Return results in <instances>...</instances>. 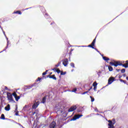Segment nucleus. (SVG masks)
I'll use <instances>...</instances> for the list:
<instances>
[{
  "mask_svg": "<svg viewBox=\"0 0 128 128\" xmlns=\"http://www.w3.org/2000/svg\"><path fill=\"white\" fill-rule=\"evenodd\" d=\"M110 64L111 66H122V64L120 63V62H110Z\"/></svg>",
  "mask_w": 128,
  "mask_h": 128,
  "instance_id": "nucleus-1",
  "label": "nucleus"
},
{
  "mask_svg": "<svg viewBox=\"0 0 128 128\" xmlns=\"http://www.w3.org/2000/svg\"><path fill=\"white\" fill-rule=\"evenodd\" d=\"M108 122H109V124H108V128H114V125L116 124V122H112V121L111 120H108Z\"/></svg>",
  "mask_w": 128,
  "mask_h": 128,
  "instance_id": "nucleus-2",
  "label": "nucleus"
},
{
  "mask_svg": "<svg viewBox=\"0 0 128 128\" xmlns=\"http://www.w3.org/2000/svg\"><path fill=\"white\" fill-rule=\"evenodd\" d=\"M82 114H76L71 120H78L80 118H82Z\"/></svg>",
  "mask_w": 128,
  "mask_h": 128,
  "instance_id": "nucleus-3",
  "label": "nucleus"
},
{
  "mask_svg": "<svg viewBox=\"0 0 128 128\" xmlns=\"http://www.w3.org/2000/svg\"><path fill=\"white\" fill-rule=\"evenodd\" d=\"M76 110V106H72L70 108L68 109V112H74V110Z\"/></svg>",
  "mask_w": 128,
  "mask_h": 128,
  "instance_id": "nucleus-4",
  "label": "nucleus"
},
{
  "mask_svg": "<svg viewBox=\"0 0 128 128\" xmlns=\"http://www.w3.org/2000/svg\"><path fill=\"white\" fill-rule=\"evenodd\" d=\"M40 104V102L38 101L36 102H35L32 106V108L36 109L38 106V105Z\"/></svg>",
  "mask_w": 128,
  "mask_h": 128,
  "instance_id": "nucleus-5",
  "label": "nucleus"
},
{
  "mask_svg": "<svg viewBox=\"0 0 128 128\" xmlns=\"http://www.w3.org/2000/svg\"><path fill=\"white\" fill-rule=\"evenodd\" d=\"M114 80V77H111L109 78L108 80V84H112Z\"/></svg>",
  "mask_w": 128,
  "mask_h": 128,
  "instance_id": "nucleus-6",
  "label": "nucleus"
},
{
  "mask_svg": "<svg viewBox=\"0 0 128 128\" xmlns=\"http://www.w3.org/2000/svg\"><path fill=\"white\" fill-rule=\"evenodd\" d=\"M16 96V92H14L12 94L10 92H7V96Z\"/></svg>",
  "mask_w": 128,
  "mask_h": 128,
  "instance_id": "nucleus-7",
  "label": "nucleus"
},
{
  "mask_svg": "<svg viewBox=\"0 0 128 128\" xmlns=\"http://www.w3.org/2000/svg\"><path fill=\"white\" fill-rule=\"evenodd\" d=\"M62 64L64 66H66L68 64V59H65L63 60Z\"/></svg>",
  "mask_w": 128,
  "mask_h": 128,
  "instance_id": "nucleus-8",
  "label": "nucleus"
},
{
  "mask_svg": "<svg viewBox=\"0 0 128 128\" xmlns=\"http://www.w3.org/2000/svg\"><path fill=\"white\" fill-rule=\"evenodd\" d=\"M56 124L54 122H52L50 125V128H56Z\"/></svg>",
  "mask_w": 128,
  "mask_h": 128,
  "instance_id": "nucleus-9",
  "label": "nucleus"
},
{
  "mask_svg": "<svg viewBox=\"0 0 128 128\" xmlns=\"http://www.w3.org/2000/svg\"><path fill=\"white\" fill-rule=\"evenodd\" d=\"M4 109L7 110L8 112L10 110V106L8 104L5 107Z\"/></svg>",
  "mask_w": 128,
  "mask_h": 128,
  "instance_id": "nucleus-10",
  "label": "nucleus"
},
{
  "mask_svg": "<svg viewBox=\"0 0 128 128\" xmlns=\"http://www.w3.org/2000/svg\"><path fill=\"white\" fill-rule=\"evenodd\" d=\"M122 66L124 68H128V60L126 61V62L125 64H122Z\"/></svg>",
  "mask_w": 128,
  "mask_h": 128,
  "instance_id": "nucleus-11",
  "label": "nucleus"
},
{
  "mask_svg": "<svg viewBox=\"0 0 128 128\" xmlns=\"http://www.w3.org/2000/svg\"><path fill=\"white\" fill-rule=\"evenodd\" d=\"M49 78H53V80H56V76H54V74L49 76Z\"/></svg>",
  "mask_w": 128,
  "mask_h": 128,
  "instance_id": "nucleus-12",
  "label": "nucleus"
},
{
  "mask_svg": "<svg viewBox=\"0 0 128 128\" xmlns=\"http://www.w3.org/2000/svg\"><path fill=\"white\" fill-rule=\"evenodd\" d=\"M7 98L8 100H10V102H14V99L12 98V96H8Z\"/></svg>",
  "mask_w": 128,
  "mask_h": 128,
  "instance_id": "nucleus-13",
  "label": "nucleus"
},
{
  "mask_svg": "<svg viewBox=\"0 0 128 128\" xmlns=\"http://www.w3.org/2000/svg\"><path fill=\"white\" fill-rule=\"evenodd\" d=\"M46 97L44 96V98H43L42 100V104L46 103Z\"/></svg>",
  "mask_w": 128,
  "mask_h": 128,
  "instance_id": "nucleus-14",
  "label": "nucleus"
},
{
  "mask_svg": "<svg viewBox=\"0 0 128 128\" xmlns=\"http://www.w3.org/2000/svg\"><path fill=\"white\" fill-rule=\"evenodd\" d=\"M16 102H18V100L20 98V96H14Z\"/></svg>",
  "mask_w": 128,
  "mask_h": 128,
  "instance_id": "nucleus-15",
  "label": "nucleus"
},
{
  "mask_svg": "<svg viewBox=\"0 0 128 128\" xmlns=\"http://www.w3.org/2000/svg\"><path fill=\"white\" fill-rule=\"evenodd\" d=\"M94 44H96V39H94L93 42H92V43L91 44V46H94Z\"/></svg>",
  "mask_w": 128,
  "mask_h": 128,
  "instance_id": "nucleus-16",
  "label": "nucleus"
},
{
  "mask_svg": "<svg viewBox=\"0 0 128 128\" xmlns=\"http://www.w3.org/2000/svg\"><path fill=\"white\" fill-rule=\"evenodd\" d=\"M102 58H103V60H110V58H108L106 56H102Z\"/></svg>",
  "mask_w": 128,
  "mask_h": 128,
  "instance_id": "nucleus-17",
  "label": "nucleus"
},
{
  "mask_svg": "<svg viewBox=\"0 0 128 128\" xmlns=\"http://www.w3.org/2000/svg\"><path fill=\"white\" fill-rule=\"evenodd\" d=\"M1 120H6V117H4V114H2L1 115Z\"/></svg>",
  "mask_w": 128,
  "mask_h": 128,
  "instance_id": "nucleus-18",
  "label": "nucleus"
},
{
  "mask_svg": "<svg viewBox=\"0 0 128 128\" xmlns=\"http://www.w3.org/2000/svg\"><path fill=\"white\" fill-rule=\"evenodd\" d=\"M2 108H4V104H2V103H1L0 106V112H2Z\"/></svg>",
  "mask_w": 128,
  "mask_h": 128,
  "instance_id": "nucleus-19",
  "label": "nucleus"
},
{
  "mask_svg": "<svg viewBox=\"0 0 128 128\" xmlns=\"http://www.w3.org/2000/svg\"><path fill=\"white\" fill-rule=\"evenodd\" d=\"M108 68L110 72H112V66H108Z\"/></svg>",
  "mask_w": 128,
  "mask_h": 128,
  "instance_id": "nucleus-20",
  "label": "nucleus"
},
{
  "mask_svg": "<svg viewBox=\"0 0 128 128\" xmlns=\"http://www.w3.org/2000/svg\"><path fill=\"white\" fill-rule=\"evenodd\" d=\"M91 98V102H94V98L92 96H90Z\"/></svg>",
  "mask_w": 128,
  "mask_h": 128,
  "instance_id": "nucleus-21",
  "label": "nucleus"
},
{
  "mask_svg": "<svg viewBox=\"0 0 128 128\" xmlns=\"http://www.w3.org/2000/svg\"><path fill=\"white\" fill-rule=\"evenodd\" d=\"M14 14H22V12L20 11H16V12H14Z\"/></svg>",
  "mask_w": 128,
  "mask_h": 128,
  "instance_id": "nucleus-22",
  "label": "nucleus"
},
{
  "mask_svg": "<svg viewBox=\"0 0 128 128\" xmlns=\"http://www.w3.org/2000/svg\"><path fill=\"white\" fill-rule=\"evenodd\" d=\"M98 86V83H96V82H94L93 83V86Z\"/></svg>",
  "mask_w": 128,
  "mask_h": 128,
  "instance_id": "nucleus-23",
  "label": "nucleus"
},
{
  "mask_svg": "<svg viewBox=\"0 0 128 128\" xmlns=\"http://www.w3.org/2000/svg\"><path fill=\"white\" fill-rule=\"evenodd\" d=\"M72 92H76V88H74L72 90Z\"/></svg>",
  "mask_w": 128,
  "mask_h": 128,
  "instance_id": "nucleus-24",
  "label": "nucleus"
},
{
  "mask_svg": "<svg viewBox=\"0 0 128 128\" xmlns=\"http://www.w3.org/2000/svg\"><path fill=\"white\" fill-rule=\"evenodd\" d=\"M28 106L26 105V106L24 107L23 110H26V108H28Z\"/></svg>",
  "mask_w": 128,
  "mask_h": 128,
  "instance_id": "nucleus-25",
  "label": "nucleus"
},
{
  "mask_svg": "<svg viewBox=\"0 0 128 128\" xmlns=\"http://www.w3.org/2000/svg\"><path fill=\"white\" fill-rule=\"evenodd\" d=\"M56 72H58V74H60V70L58 69H57L56 70Z\"/></svg>",
  "mask_w": 128,
  "mask_h": 128,
  "instance_id": "nucleus-26",
  "label": "nucleus"
},
{
  "mask_svg": "<svg viewBox=\"0 0 128 128\" xmlns=\"http://www.w3.org/2000/svg\"><path fill=\"white\" fill-rule=\"evenodd\" d=\"M48 72V70H46V72H44L42 73V76H46V72Z\"/></svg>",
  "mask_w": 128,
  "mask_h": 128,
  "instance_id": "nucleus-27",
  "label": "nucleus"
},
{
  "mask_svg": "<svg viewBox=\"0 0 128 128\" xmlns=\"http://www.w3.org/2000/svg\"><path fill=\"white\" fill-rule=\"evenodd\" d=\"M126 72V70L124 69H122L121 70V72H122V74H124V72Z\"/></svg>",
  "mask_w": 128,
  "mask_h": 128,
  "instance_id": "nucleus-28",
  "label": "nucleus"
},
{
  "mask_svg": "<svg viewBox=\"0 0 128 128\" xmlns=\"http://www.w3.org/2000/svg\"><path fill=\"white\" fill-rule=\"evenodd\" d=\"M88 46L89 48H94V46H92V44L88 45Z\"/></svg>",
  "mask_w": 128,
  "mask_h": 128,
  "instance_id": "nucleus-29",
  "label": "nucleus"
},
{
  "mask_svg": "<svg viewBox=\"0 0 128 128\" xmlns=\"http://www.w3.org/2000/svg\"><path fill=\"white\" fill-rule=\"evenodd\" d=\"M70 65H71V66H72V68H74V63H72Z\"/></svg>",
  "mask_w": 128,
  "mask_h": 128,
  "instance_id": "nucleus-30",
  "label": "nucleus"
},
{
  "mask_svg": "<svg viewBox=\"0 0 128 128\" xmlns=\"http://www.w3.org/2000/svg\"><path fill=\"white\" fill-rule=\"evenodd\" d=\"M60 74H61L62 76H63L64 74H66V73H64V72H61Z\"/></svg>",
  "mask_w": 128,
  "mask_h": 128,
  "instance_id": "nucleus-31",
  "label": "nucleus"
},
{
  "mask_svg": "<svg viewBox=\"0 0 128 128\" xmlns=\"http://www.w3.org/2000/svg\"><path fill=\"white\" fill-rule=\"evenodd\" d=\"M18 111V106H16V108L15 109V112Z\"/></svg>",
  "mask_w": 128,
  "mask_h": 128,
  "instance_id": "nucleus-32",
  "label": "nucleus"
},
{
  "mask_svg": "<svg viewBox=\"0 0 128 128\" xmlns=\"http://www.w3.org/2000/svg\"><path fill=\"white\" fill-rule=\"evenodd\" d=\"M94 90H96V86H94Z\"/></svg>",
  "mask_w": 128,
  "mask_h": 128,
  "instance_id": "nucleus-33",
  "label": "nucleus"
},
{
  "mask_svg": "<svg viewBox=\"0 0 128 128\" xmlns=\"http://www.w3.org/2000/svg\"><path fill=\"white\" fill-rule=\"evenodd\" d=\"M15 114L16 116H18V112H17Z\"/></svg>",
  "mask_w": 128,
  "mask_h": 128,
  "instance_id": "nucleus-34",
  "label": "nucleus"
},
{
  "mask_svg": "<svg viewBox=\"0 0 128 128\" xmlns=\"http://www.w3.org/2000/svg\"><path fill=\"white\" fill-rule=\"evenodd\" d=\"M4 88H5V90H8V87H6V86H4Z\"/></svg>",
  "mask_w": 128,
  "mask_h": 128,
  "instance_id": "nucleus-35",
  "label": "nucleus"
},
{
  "mask_svg": "<svg viewBox=\"0 0 128 128\" xmlns=\"http://www.w3.org/2000/svg\"><path fill=\"white\" fill-rule=\"evenodd\" d=\"M112 122H116V120L114 119H112Z\"/></svg>",
  "mask_w": 128,
  "mask_h": 128,
  "instance_id": "nucleus-36",
  "label": "nucleus"
},
{
  "mask_svg": "<svg viewBox=\"0 0 128 128\" xmlns=\"http://www.w3.org/2000/svg\"><path fill=\"white\" fill-rule=\"evenodd\" d=\"M34 114H36V112H33V113H32V116H34Z\"/></svg>",
  "mask_w": 128,
  "mask_h": 128,
  "instance_id": "nucleus-37",
  "label": "nucleus"
},
{
  "mask_svg": "<svg viewBox=\"0 0 128 128\" xmlns=\"http://www.w3.org/2000/svg\"><path fill=\"white\" fill-rule=\"evenodd\" d=\"M38 80H40L42 79L40 78H38Z\"/></svg>",
  "mask_w": 128,
  "mask_h": 128,
  "instance_id": "nucleus-38",
  "label": "nucleus"
},
{
  "mask_svg": "<svg viewBox=\"0 0 128 128\" xmlns=\"http://www.w3.org/2000/svg\"><path fill=\"white\" fill-rule=\"evenodd\" d=\"M58 64H60V62H59Z\"/></svg>",
  "mask_w": 128,
  "mask_h": 128,
  "instance_id": "nucleus-39",
  "label": "nucleus"
},
{
  "mask_svg": "<svg viewBox=\"0 0 128 128\" xmlns=\"http://www.w3.org/2000/svg\"><path fill=\"white\" fill-rule=\"evenodd\" d=\"M52 74V72H50V74Z\"/></svg>",
  "mask_w": 128,
  "mask_h": 128,
  "instance_id": "nucleus-40",
  "label": "nucleus"
},
{
  "mask_svg": "<svg viewBox=\"0 0 128 128\" xmlns=\"http://www.w3.org/2000/svg\"><path fill=\"white\" fill-rule=\"evenodd\" d=\"M126 78H127V80H128V77Z\"/></svg>",
  "mask_w": 128,
  "mask_h": 128,
  "instance_id": "nucleus-41",
  "label": "nucleus"
},
{
  "mask_svg": "<svg viewBox=\"0 0 128 128\" xmlns=\"http://www.w3.org/2000/svg\"><path fill=\"white\" fill-rule=\"evenodd\" d=\"M57 66H58V65H57Z\"/></svg>",
  "mask_w": 128,
  "mask_h": 128,
  "instance_id": "nucleus-42",
  "label": "nucleus"
},
{
  "mask_svg": "<svg viewBox=\"0 0 128 128\" xmlns=\"http://www.w3.org/2000/svg\"><path fill=\"white\" fill-rule=\"evenodd\" d=\"M57 66H58V65H57Z\"/></svg>",
  "mask_w": 128,
  "mask_h": 128,
  "instance_id": "nucleus-43",
  "label": "nucleus"
}]
</instances>
